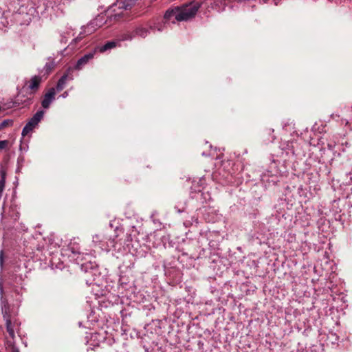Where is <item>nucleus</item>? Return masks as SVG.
Segmentation results:
<instances>
[{
    "label": "nucleus",
    "mask_w": 352,
    "mask_h": 352,
    "mask_svg": "<svg viewBox=\"0 0 352 352\" xmlns=\"http://www.w3.org/2000/svg\"><path fill=\"white\" fill-rule=\"evenodd\" d=\"M199 8V4L194 2L177 6L168 10L164 14V19L173 23L186 21L195 17Z\"/></svg>",
    "instance_id": "f257e3e1"
},
{
    "label": "nucleus",
    "mask_w": 352,
    "mask_h": 352,
    "mask_svg": "<svg viewBox=\"0 0 352 352\" xmlns=\"http://www.w3.org/2000/svg\"><path fill=\"white\" fill-rule=\"evenodd\" d=\"M44 113V111L39 110L29 120L22 130L21 135L23 137L28 135L36 127L43 119Z\"/></svg>",
    "instance_id": "f03ea898"
},
{
    "label": "nucleus",
    "mask_w": 352,
    "mask_h": 352,
    "mask_svg": "<svg viewBox=\"0 0 352 352\" xmlns=\"http://www.w3.org/2000/svg\"><path fill=\"white\" fill-rule=\"evenodd\" d=\"M56 89L54 87L50 88L48 91L44 95L43 99L41 101L43 108L47 109L50 107L52 102L55 100Z\"/></svg>",
    "instance_id": "7ed1b4c3"
},
{
    "label": "nucleus",
    "mask_w": 352,
    "mask_h": 352,
    "mask_svg": "<svg viewBox=\"0 0 352 352\" xmlns=\"http://www.w3.org/2000/svg\"><path fill=\"white\" fill-rule=\"evenodd\" d=\"M94 52H90L84 55L78 60L75 65V69L77 70L81 69L84 65H85L91 59L94 58Z\"/></svg>",
    "instance_id": "20e7f679"
},
{
    "label": "nucleus",
    "mask_w": 352,
    "mask_h": 352,
    "mask_svg": "<svg viewBox=\"0 0 352 352\" xmlns=\"http://www.w3.org/2000/svg\"><path fill=\"white\" fill-rule=\"evenodd\" d=\"M69 70L70 69H69L68 71L65 74H64V75H63L61 78L58 80L56 87L55 88L56 91H62L65 88L67 80L73 79L72 76H69Z\"/></svg>",
    "instance_id": "39448f33"
},
{
    "label": "nucleus",
    "mask_w": 352,
    "mask_h": 352,
    "mask_svg": "<svg viewBox=\"0 0 352 352\" xmlns=\"http://www.w3.org/2000/svg\"><path fill=\"white\" fill-rule=\"evenodd\" d=\"M41 82V78L38 76H34L31 78L29 81L28 88L32 91V93H35Z\"/></svg>",
    "instance_id": "423d86ee"
},
{
    "label": "nucleus",
    "mask_w": 352,
    "mask_h": 352,
    "mask_svg": "<svg viewBox=\"0 0 352 352\" xmlns=\"http://www.w3.org/2000/svg\"><path fill=\"white\" fill-rule=\"evenodd\" d=\"M149 33L148 29L143 27V26H139L137 27L132 32L131 36H130V38H132L133 37L136 36H140L142 38L146 37L148 34Z\"/></svg>",
    "instance_id": "0eeeda50"
},
{
    "label": "nucleus",
    "mask_w": 352,
    "mask_h": 352,
    "mask_svg": "<svg viewBox=\"0 0 352 352\" xmlns=\"http://www.w3.org/2000/svg\"><path fill=\"white\" fill-rule=\"evenodd\" d=\"M132 0H120L114 4L113 10L116 11V8L122 9L124 10H129L131 7Z\"/></svg>",
    "instance_id": "6e6552de"
},
{
    "label": "nucleus",
    "mask_w": 352,
    "mask_h": 352,
    "mask_svg": "<svg viewBox=\"0 0 352 352\" xmlns=\"http://www.w3.org/2000/svg\"><path fill=\"white\" fill-rule=\"evenodd\" d=\"M69 250L74 254V255H79L80 254V245L79 243L74 239L73 240H71L69 245H68Z\"/></svg>",
    "instance_id": "1a4fd4ad"
},
{
    "label": "nucleus",
    "mask_w": 352,
    "mask_h": 352,
    "mask_svg": "<svg viewBox=\"0 0 352 352\" xmlns=\"http://www.w3.org/2000/svg\"><path fill=\"white\" fill-rule=\"evenodd\" d=\"M116 46V42L115 41H109L107 43H105L104 45L101 46L99 48V52H104L108 50H111L112 48H114Z\"/></svg>",
    "instance_id": "9d476101"
},
{
    "label": "nucleus",
    "mask_w": 352,
    "mask_h": 352,
    "mask_svg": "<svg viewBox=\"0 0 352 352\" xmlns=\"http://www.w3.org/2000/svg\"><path fill=\"white\" fill-rule=\"evenodd\" d=\"M6 330H7L8 333H9L10 336L12 338H14L15 334H14V331L10 319H9V318L6 319Z\"/></svg>",
    "instance_id": "9b49d317"
},
{
    "label": "nucleus",
    "mask_w": 352,
    "mask_h": 352,
    "mask_svg": "<svg viewBox=\"0 0 352 352\" xmlns=\"http://www.w3.org/2000/svg\"><path fill=\"white\" fill-rule=\"evenodd\" d=\"M103 16H98L89 25H92L93 27L94 25L96 26H101L103 23Z\"/></svg>",
    "instance_id": "f8f14e48"
},
{
    "label": "nucleus",
    "mask_w": 352,
    "mask_h": 352,
    "mask_svg": "<svg viewBox=\"0 0 352 352\" xmlns=\"http://www.w3.org/2000/svg\"><path fill=\"white\" fill-rule=\"evenodd\" d=\"M13 120H5L0 124V131L7 126H12L13 125Z\"/></svg>",
    "instance_id": "ddd939ff"
},
{
    "label": "nucleus",
    "mask_w": 352,
    "mask_h": 352,
    "mask_svg": "<svg viewBox=\"0 0 352 352\" xmlns=\"http://www.w3.org/2000/svg\"><path fill=\"white\" fill-rule=\"evenodd\" d=\"M54 65H55V64L53 61L47 63L44 67V69L48 74L54 69Z\"/></svg>",
    "instance_id": "4468645a"
},
{
    "label": "nucleus",
    "mask_w": 352,
    "mask_h": 352,
    "mask_svg": "<svg viewBox=\"0 0 352 352\" xmlns=\"http://www.w3.org/2000/svg\"><path fill=\"white\" fill-rule=\"evenodd\" d=\"M8 145H9L8 140H1L0 141V151L7 148Z\"/></svg>",
    "instance_id": "2eb2a0df"
},
{
    "label": "nucleus",
    "mask_w": 352,
    "mask_h": 352,
    "mask_svg": "<svg viewBox=\"0 0 352 352\" xmlns=\"http://www.w3.org/2000/svg\"><path fill=\"white\" fill-rule=\"evenodd\" d=\"M288 236H289V238L287 239V241L289 243H293V242L296 241V234H295L289 233Z\"/></svg>",
    "instance_id": "dca6fc26"
},
{
    "label": "nucleus",
    "mask_w": 352,
    "mask_h": 352,
    "mask_svg": "<svg viewBox=\"0 0 352 352\" xmlns=\"http://www.w3.org/2000/svg\"><path fill=\"white\" fill-rule=\"evenodd\" d=\"M336 143L334 141H331L329 142H327V147L329 150L333 151L334 147L336 146Z\"/></svg>",
    "instance_id": "f3484780"
},
{
    "label": "nucleus",
    "mask_w": 352,
    "mask_h": 352,
    "mask_svg": "<svg viewBox=\"0 0 352 352\" xmlns=\"http://www.w3.org/2000/svg\"><path fill=\"white\" fill-rule=\"evenodd\" d=\"M281 0H265V3H274L277 6Z\"/></svg>",
    "instance_id": "a211bd4d"
},
{
    "label": "nucleus",
    "mask_w": 352,
    "mask_h": 352,
    "mask_svg": "<svg viewBox=\"0 0 352 352\" xmlns=\"http://www.w3.org/2000/svg\"><path fill=\"white\" fill-rule=\"evenodd\" d=\"M5 185V177L3 175L1 176V179L0 180V188L1 190H2Z\"/></svg>",
    "instance_id": "6ab92c4d"
},
{
    "label": "nucleus",
    "mask_w": 352,
    "mask_h": 352,
    "mask_svg": "<svg viewBox=\"0 0 352 352\" xmlns=\"http://www.w3.org/2000/svg\"><path fill=\"white\" fill-rule=\"evenodd\" d=\"M149 27H150L151 30H157L159 31H161L162 30V25H160V26H155V25H150Z\"/></svg>",
    "instance_id": "aec40b11"
},
{
    "label": "nucleus",
    "mask_w": 352,
    "mask_h": 352,
    "mask_svg": "<svg viewBox=\"0 0 352 352\" xmlns=\"http://www.w3.org/2000/svg\"><path fill=\"white\" fill-rule=\"evenodd\" d=\"M67 96H68V93H67V91H65V92L62 94L63 98H66Z\"/></svg>",
    "instance_id": "412c9836"
},
{
    "label": "nucleus",
    "mask_w": 352,
    "mask_h": 352,
    "mask_svg": "<svg viewBox=\"0 0 352 352\" xmlns=\"http://www.w3.org/2000/svg\"><path fill=\"white\" fill-rule=\"evenodd\" d=\"M126 237H127V241H131L132 240L130 234H127Z\"/></svg>",
    "instance_id": "4be33fe9"
},
{
    "label": "nucleus",
    "mask_w": 352,
    "mask_h": 352,
    "mask_svg": "<svg viewBox=\"0 0 352 352\" xmlns=\"http://www.w3.org/2000/svg\"><path fill=\"white\" fill-rule=\"evenodd\" d=\"M13 352H19V349H14L13 350Z\"/></svg>",
    "instance_id": "5701e85b"
}]
</instances>
